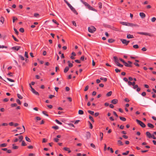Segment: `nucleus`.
Segmentation results:
<instances>
[{
	"label": "nucleus",
	"instance_id": "6e6552de",
	"mask_svg": "<svg viewBox=\"0 0 156 156\" xmlns=\"http://www.w3.org/2000/svg\"><path fill=\"white\" fill-rule=\"evenodd\" d=\"M21 48V47L20 46H16L12 47V50H16V51H18Z\"/></svg>",
	"mask_w": 156,
	"mask_h": 156
},
{
	"label": "nucleus",
	"instance_id": "f257e3e1",
	"mask_svg": "<svg viewBox=\"0 0 156 156\" xmlns=\"http://www.w3.org/2000/svg\"><path fill=\"white\" fill-rule=\"evenodd\" d=\"M65 3L67 4L68 6L70 8V9L72 11H73V12L76 15L78 14V12L76 11L75 10V9L66 0H64Z\"/></svg>",
	"mask_w": 156,
	"mask_h": 156
},
{
	"label": "nucleus",
	"instance_id": "c03bdc74",
	"mask_svg": "<svg viewBox=\"0 0 156 156\" xmlns=\"http://www.w3.org/2000/svg\"><path fill=\"white\" fill-rule=\"evenodd\" d=\"M11 106L12 107H13L16 106H17V104L16 103L12 104Z\"/></svg>",
	"mask_w": 156,
	"mask_h": 156
},
{
	"label": "nucleus",
	"instance_id": "774afa93",
	"mask_svg": "<svg viewBox=\"0 0 156 156\" xmlns=\"http://www.w3.org/2000/svg\"><path fill=\"white\" fill-rule=\"evenodd\" d=\"M55 97V96L53 95H50L49 96V98L50 99H51L53 98L54 97Z\"/></svg>",
	"mask_w": 156,
	"mask_h": 156
},
{
	"label": "nucleus",
	"instance_id": "bb28decb",
	"mask_svg": "<svg viewBox=\"0 0 156 156\" xmlns=\"http://www.w3.org/2000/svg\"><path fill=\"white\" fill-rule=\"evenodd\" d=\"M84 113L83 112V110H79L78 111V114L80 115H83Z\"/></svg>",
	"mask_w": 156,
	"mask_h": 156
},
{
	"label": "nucleus",
	"instance_id": "2eb2a0df",
	"mask_svg": "<svg viewBox=\"0 0 156 156\" xmlns=\"http://www.w3.org/2000/svg\"><path fill=\"white\" fill-rule=\"evenodd\" d=\"M88 9L90 10L94 11H96V10L93 7L91 6L90 5H89L87 8Z\"/></svg>",
	"mask_w": 156,
	"mask_h": 156
},
{
	"label": "nucleus",
	"instance_id": "09e8293b",
	"mask_svg": "<svg viewBox=\"0 0 156 156\" xmlns=\"http://www.w3.org/2000/svg\"><path fill=\"white\" fill-rule=\"evenodd\" d=\"M98 5H99V8L100 9H101L102 7V3L101 2H100L98 3Z\"/></svg>",
	"mask_w": 156,
	"mask_h": 156
},
{
	"label": "nucleus",
	"instance_id": "393cba45",
	"mask_svg": "<svg viewBox=\"0 0 156 156\" xmlns=\"http://www.w3.org/2000/svg\"><path fill=\"white\" fill-rule=\"evenodd\" d=\"M118 143L119 145H123V143L120 140H118Z\"/></svg>",
	"mask_w": 156,
	"mask_h": 156
},
{
	"label": "nucleus",
	"instance_id": "f03ea898",
	"mask_svg": "<svg viewBox=\"0 0 156 156\" xmlns=\"http://www.w3.org/2000/svg\"><path fill=\"white\" fill-rule=\"evenodd\" d=\"M88 30L89 32L91 33H93L96 31V28L93 26H91L88 28Z\"/></svg>",
	"mask_w": 156,
	"mask_h": 156
},
{
	"label": "nucleus",
	"instance_id": "79ce46f5",
	"mask_svg": "<svg viewBox=\"0 0 156 156\" xmlns=\"http://www.w3.org/2000/svg\"><path fill=\"white\" fill-rule=\"evenodd\" d=\"M27 145V144L25 143L24 140L22 141V146H26Z\"/></svg>",
	"mask_w": 156,
	"mask_h": 156
},
{
	"label": "nucleus",
	"instance_id": "0e129e2a",
	"mask_svg": "<svg viewBox=\"0 0 156 156\" xmlns=\"http://www.w3.org/2000/svg\"><path fill=\"white\" fill-rule=\"evenodd\" d=\"M19 57L22 60H24V58L23 56L21 55H19Z\"/></svg>",
	"mask_w": 156,
	"mask_h": 156
},
{
	"label": "nucleus",
	"instance_id": "6e6d98bb",
	"mask_svg": "<svg viewBox=\"0 0 156 156\" xmlns=\"http://www.w3.org/2000/svg\"><path fill=\"white\" fill-rule=\"evenodd\" d=\"M115 72L116 73H119V72L121 71V70L117 69V68H116V69H115Z\"/></svg>",
	"mask_w": 156,
	"mask_h": 156
},
{
	"label": "nucleus",
	"instance_id": "a18cd8bd",
	"mask_svg": "<svg viewBox=\"0 0 156 156\" xmlns=\"http://www.w3.org/2000/svg\"><path fill=\"white\" fill-rule=\"evenodd\" d=\"M55 121L58 124H59L62 125V124L61 122H60L59 120H58L57 119H56Z\"/></svg>",
	"mask_w": 156,
	"mask_h": 156
},
{
	"label": "nucleus",
	"instance_id": "a211bd4d",
	"mask_svg": "<svg viewBox=\"0 0 156 156\" xmlns=\"http://www.w3.org/2000/svg\"><path fill=\"white\" fill-rule=\"evenodd\" d=\"M63 150L66 151H68V153H71V151L70 150L69 148L68 147H65L63 148Z\"/></svg>",
	"mask_w": 156,
	"mask_h": 156
},
{
	"label": "nucleus",
	"instance_id": "58836bf2",
	"mask_svg": "<svg viewBox=\"0 0 156 156\" xmlns=\"http://www.w3.org/2000/svg\"><path fill=\"white\" fill-rule=\"evenodd\" d=\"M16 102H17V103L19 104V105H21V101H20V100H19V99H16Z\"/></svg>",
	"mask_w": 156,
	"mask_h": 156
},
{
	"label": "nucleus",
	"instance_id": "a878e982",
	"mask_svg": "<svg viewBox=\"0 0 156 156\" xmlns=\"http://www.w3.org/2000/svg\"><path fill=\"white\" fill-rule=\"evenodd\" d=\"M103 133L102 132H100V136L101 137V138H100L101 140L103 139Z\"/></svg>",
	"mask_w": 156,
	"mask_h": 156
},
{
	"label": "nucleus",
	"instance_id": "4468645a",
	"mask_svg": "<svg viewBox=\"0 0 156 156\" xmlns=\"http://www.w3.org/2000/svg\"><path fill=\"white\" fill-rule=\"evenodd\" d=\"M127 26H135L138 27V25L136 24H134L132 23H129L128 24Z\"/></svg>",
	"mask_w": 156,
	"mask_h": 156
},
{
	"label": "nucleus",
	"instance_id": "c85d7f7f",
	"mask_svg": "<svg viewBox=\"0 0 156 156\" xmlns=\"http://www.w3.org/2000/svg\"><path fill=\"white\" fill-rule=\"evenodd\" d=\"M88 112L91 114V115H94V112L90 110H88L87 111Z\"/></svg>",
	"mask_w": 156,
	"mask_h": 156
},
{
	"label": "nucleus",
	"instance_id": "423d86ee",
	"mask_svg": "<svg viewBox=\"0 0 156 156\" xmlns=\"http://www.w3.org/2000/svg\"><path fill=\"white\" fill-rule=\"evenodd\" d=\"M128 62L129 64H128L125 61L123 63H124V65L126 67H132V66L131 64H132V62L130 61H128Z\"/></svg>",
	"mask_w": 156,
	"mask_h": 156
},
{
	"label": "nucleus",
	"instance_id": "052dcab7",
	"mask_svg": "<svg viewBox=\"0 0 156 156\" xmlns=\"http://www.w3.org/2000/svg\"><path fill=\"white\" fill-rule=\"evenodd\" d=\"M88 88H89V86L88 85L86 87L84 90V91H87L88 90Z\"/></svg>",
	"mask_w": 156,
	"mask_h": 156
},
{
	"label": "nucleus",
	"instance_id": "0eeeda50",
	"mask_svg": "<svg viewBox=\"0 0 156 156\" xmlns=\"http://www.w3.org/2000/svg\"><path fill=\"white\" fill-rule=\"evenodd\" d=\"M133 86V88L134 89H136V91L137 92H139L140 90V88L138 87V86L137 85H136Z\"/></svg>",
	"mask_w": 156,
	"mask_h": 156
},
{
	"label": "nucleus",
	"instance_id": "f3484780",
	"mask_svg": "<svg viewBox=\"0 0 156 156\" xmlns=\"http://www.w3.org/2000/svg\"><path fill=\"white\" fill-rule=\"evenodd\" d=\"M127 38L128 39L133 38H134L133 36L130 34H127Z\"/></svg>",
	"mask_w": 156,
	"mask_h": 156
},
{
	"label": "nucleus",
	"instance_id": "ddd939ff",
	"mask_svg": "<svg viewBox=\"0 0 156 156\" xmlns=\"http://www.w3.org/2000/svg\"><path fill=\"white\" fill-rule=\"evenodd\" d=\"M118 102V101L117 99H114L112 100L111 101V103L114 104H116Z\"/></svg>",
	"mask_w": 156,
	"mask_h": 156
},
{
	"label": "nucleus",
	"instance_id": "49530a36",
	"mask_svg": "<svg viewBox=\"0 0 156 156\" xmlns=\"http://www.w3.org/2000/svg\"><path fill=\"white\" fill-rule=\"evenodd\" d=\"M14 30L16 34L18 35L19 34V32L17 31V30L15 28H14Z\"/></svg>",
	"mask_w": 156,
	"mask_h": 156
},
{
	"label": "nucleus",
	"instance_id": "4d7b16f0",
	"mask_svg": "<svg viewBox=\"0 0 156 156\" xmlns=\"http://www.w3.org/2000/svg\"><path fill=\"white\" fill-rule=\"evenodd\" d=\"M25 56L27 58H28V52L27 51H25Z\"/></svg>",
	"mask_w": 156,
	"mask_h": 156
},
{
	"label": "nucleus",
	"instance_id": "2f4dec72",
	"mask_svg": "<svg viewBox=\"0 0 156 156\" xmlns=\"http://www.w3.org/2000/svg\"><path fill=\"white\" fill-rule=\"evenodd\" d=\"M0 22L2 23V24L3 23L4 21V19L3 17H2L0 18Z\"/></svg>",
	"mask_w": 156,
	"mask_h": 156
},
{
	"label": "nucleus",
	"instance_id": "412c9836",
	"mask_svg": "<svg viewBox=\"0 0 156 156\" xmlns=\"http://www.w3.org/2000/svg\"><path fill=\"white\" fill-rule=\"evenodd\" d=\"M115 40L112 39H109L108 40V41L109 43H112L114 42Z\"/></svg>",
	"mask_w": 156,
	"mask_h": 156
},
{
	"label": "nucleus",
	"instance_id": "603ef678",
	"mask_svg": "<svg viewBox=\"0 0 156 156\" xmlns=\"http://www.w3.org/2000/svg\"><path fill=\"white\" fill-rule=\"evenodd\" d=\"M19 30H20V32L21 33H23L24 31V29L23 28H20V29Z\"/></svg>",
	"mask_w": 156,
	"mask_h": 156
},
{
	"label": "nucleus",
	"instance_id": "9b49d317",
	"mask_svg": "<svg viewBox=\"0 0 156 156\" xmlns=\"http://www.w3.org/2000/svg\"><path fill=\"white\" fill-rule=\"evenodd\" d=\"M140 16L142 18H144L146 16V15L145 13L143 12H141L140 13Z\"/></svg>",
	"mask_w": 156,
	"mask_h": 156
},
{
	"label": "nucleus",
	"instance_id": "e2e57ef3",
	"mask_svg": "<svg viewBox=\"0 0 156 156\" xmlns=\"http://www.w3.org/2000/svg\"><path fill=\"white\" fill-rule=\"evenodd\" d=\"M13 73H11V72H9V73L7 75H9V76H13Z\"/></svg>",
	"mask_w": 156,
	"mask_h": 156
},
{
	"label": "nucleus",
	"instance_id": "4c0bfd02",
	"mask_svg": "<svg viewBox=\"0 0 156 156\" xmlns=\"http://www.w3.org/2000/svg\"><path fill=\"white\" fill-rule=\"evenodd\" d=\"M52 128L56 130L58 129H59V127L57 126H53Z\"/></svg>",
	"mask_w": 156,
	"mask_h": 156
},
{
	"label": "nucleus",
	"instance_id": "bf43d9fd",
	"mask_svg": "<svg viewBox=\"0 0 156 156\" xmlns=\"http://www.w3.org/2000/svg\"><path fill=\"white\" fill-rule=\"evenodd\" d=\"M91 147H93L94 148H95L96 147L95 145L93 143H91L90 144Z\"/></svg>",
	"mask_w": 156,
	"mask_h": 156
},
{
	"label": "nucleus",
	"instance_id": "3c124183",
	"mask_svg": "<svg viewBox=\"0 0 156 156\" xmlns=\"http://www.w3.org/2000/svg\"><path fill=\"white\" fill-rule=\"evenodd\" d=\"M33 93L36 95H39V93L37 92L35 90L34 92H33Z\"/></svg>",
	"mask_w": 156,
	"mask_h": 156
},
{
	"label": "nucleus",
	"instance_id": "a19ab883",
	"mask_svg": "<svg viewBox=\"0 0 156 156\" xmlns=\"http://www.w3.org/2000/svg\"><path fill=\"white\" fill-rule=\"evenodd\" d=\"M18 20L17 18L15 17H12V21L14 23L15 20Z\"/></svg>",
	"mask_w": 156,
	"mask_h": 156
},
{
	"label": "nucleus",
	"instance_id": "6ab92c4d",
	"mask_svg": "<svg viewBox=\"0 0 156 156\" xmlns=\"http://www.w3.org/2000/svg\"><path fill=\"white\" fill-rule=\"evenodd\" d=\"M69 68L68 66H66L64 70V72L65 73H66L69 70Z\"/></svg>",
	"mask_w": 156,
	"mask_h": 156
},
{
	"label": "nucleus",
	"instance_id": "f704fd0d",
	"mask_svg": "<svg viewBox=\"0 0 156 156\" xmlns=\"http://www.w3.org/2000/svg\"><path fill=\"white\" fill-rule=\"evenodd\" d=\"M12 37L13 38L14 40L18 42L19 40L16 38L13 35L12 36Z\"/></svg>",
	"mask_w": 156,
	"mask_h": 156
},
{
	"label": "nucleus",
	"instance_id": "aec40b11",
	"mask_svg": "<svg viewBox=\"0 0 156 156\" xmlns=\"http://www.w3.org/2000/svg\"><path fill=\"white\" fill-rule=\"evenodd\" d=\"M147 126L151 128H153L154 127V126L150 123H148L147 124Z\"/></svg>",
	"mask_w": 156,
	"mask_h": 156
},
{
	"label": "nucleus",
	"instance_id": "c9c22d12",
	"mask_svg": "<svg viewBox=\"0 0 156 156\" xmlns=\"http://www.w3.org/2000/svg\"><path fill=\"white\" fill-rule=\"evenodd\" d=\"M100 79L101 80H103L104 82H106L107 80V78H106L101 77Z\"/></svg>",
	"mask_w": 156,
	"mask_h": 156
},
{
	"label": "nucleus",
	"instance_id": "5701e85b",
	"mask_svg": "<svg viewBox=\"0 0 156 156\" xmlns=\"http://www.w3.org/2000/svg\"><path fill=\"white\" fill-rule=\"evenodd\" d=\"M119 118L120 119V120H121L122 121H123L125 122V121H126V119L125 118L122 117H120V116L119 117Z\"/></svg>",
	"mask_w": 156,
	"mask_h": 156
},
{
	"label": "nucleus",
	"instance_id": "13d9d810",
	"mask_svg": "<svg viewBox=\"0 0 156 156\" xmlns=\"http://www.w3.org/2000/svg\"><path fill=\"white\" fill-rule=\"evenodd\" d=\"M156 20V18L154 17H153L151 19V21L152 22H154Z\"/></svg>",
	"mask_w": 156,
	"mask_h": 156
},
{
	"label": "nucleus",
	"instance_id": "8fccbe9b",
	"mask_svg": "<svg viewBox=\"0 0 156 156\" xmlns=\"http://www.w3.org/2000/svg\"><path fill=\"white\" fill-rule=\"evenodd\" d=\"M133 47L135 48H139V46L137 44H136L133 46Z\"/></svg>",
	"mask_w": 156,
	"mask_h": 156
},
{
	"label": "nucleus",
	"instance_id": "37998d69",
	"mask_svg": "<svg viewBox=\"0 0 156 156\" xmlns=\"http://www.w3.org/2000/svg\"><path fill=\"white\" fill-rule=\"evenodd\" d=\"M19 139H20V142L21 141H22V140L23 139V136H19Z\"/></svg>",
	"mask_w": 156,
	"mask_h": 156
},
{
	"label": "nucleus",
	"instance_id": "dca6fc26",
	"mask_svg": "<svg viewBox=\"0 0 156 156\" xmlns=\"http://www.w3.org/2000/svg\"><path fill=\"white\" fill-rule=\"evenodd\" d=\"M91 134L89 132H87L86 133V136L87 138L88 139L90 137Z\"/></svg>",
	"mask_w": 156,
	"mask_h": 156
},
{
	"label": "nucleus",
	"instance_id": "338daca9",
	"mask_svg": "<svg viewBox=\"0 0 156 156\" xmlns=\"http://www.w3.org/2000/svg\"><path fill=\"white\" fill-rule=\"evenodd\" d=\"M73 64L71 63H70L69 64H68V66H69L68 67H69H69L70 68V67H73Z\"/></svg>",
	"mask_w": 156,
	"mask_h": 156
},
{
	"label": "nucleus",
	"instance_id": "9d476101",
	"mask_svg": "<svg viewBox=\"0 0 156 156\" xmlns=\"http://www.w3.org/2000/svg\"><path fill=\"white\" fill-rule=\"evenodd\" d=\"M146 135L149 138H152L151 135L149 132H147L146 133Z\"/></svg>",
	"mask_w": 156,
	"mask_h": 156
},
{
	"label": "nucleus",
	"instance_id": "39448f33",
	"mask_svg": "<svg viewBox=\"0 0 156 156\" xmlns=\"http://www.w3.org/2000/svg\"><path fill=\"white\" fill-rule=\"evenodd\" d=\"M120 41L122 43L126 46L130 42L129 41H127L126 39H120Z\"/></svg>",
	"mask_w": 156,
	"mask_h": 156
},
{
	"label": "nucleus",
	"instance_id": "cd10ccee",
	"mask_svg": "<svg viewBox=\"0 0 156 156\" xmlns=\"http://www.w3.org/2000/svg\"><path fill=\"white\" fill-rule=\"evenodd\" d=\"M7 146V144L4 143L2 144H0V147H5Z\"/></svg>",
	"mask_w": 156,
	"mask_h": 156
},
{
	"label": "nucleus",
	"instance_id": "864d4df0",
	"mask_svg": "<svg viewBox=\"0 0 156 156\" xmlns=\"http://www.w3.org/2000/svg\"><path fill=\"white\" fill-rule=\"evenodd\" d=\"M52 21L54 23L56 24H57L58 25H59V23H58V22H57V21L53 19V20H52Z\"/></svg>",
	"mask_w": 156,
	"mask_h": 156
},
{
	"label": "nucleus",
	"instance_id": "f8f14e48",
	"mask_svg": "<svg viewBox=\"0 0 156 156\" xmlns=\"http://www.w3.org/2000/svg\"><path fill=\"white\" fill-rule=\"evenodd\" d=\"M80 1L85 5V6H86L87 8L88 7V5H89L88 3L87 2L84 1L83 0H81Z\"/></svg>",
	"mask_w": 156,
	"mask_h": 156
},
{
	"label": "nucleus",
	"instance_id": "1a4fd4ad",
	"mask_svg": "<svg viewBox=\"0 0 156 156\" xmlns=\"http://www.w3.org/2000/svg\"><path fill=\"white\" fill-rule=\"evenodd\" d=\"M113 58L114 60V62L117 65L119 63V60L116 56H114Z\"/></svg>",
	"mask_w": 156,
	"mask_h": 156
},
{
	"label": "nucleus",
	"instance_id": "e433bc0d",
	"mask_svg": "<svg viewBox=\"0 0 156 156\" xmlns=\"http://www.w3.org/2000/svg\"><path fill=\"white\" fill-rule=\"evenodd\" d=\"M129 153V151H127L126 152H124L122 153V154L124 155H127Z\"/></svg>",
	"mask_w": 156,
	"mask_h": 156
},
{
	"label": "nucleus",
	"instance_id": "7c9ffc66",
	"mask_svg": "<svg viewBox=\"0 0 156 156\" xmlns=\"http://www.w3.org/2000/svg\"><path fill=\"white\" fill-rule=\"evenodd\" d=\"M88 122L90 125V128L91 129H92L93 127L92 124L89 121H88Z\"/></svg>",
	"mask_w": 156,
	"mask_h": 156
},
{
	"label": "nucleus",
	"instance_id": "c756f323",
	"mask_svg": "<svg viewBox=\"0 0 156 156\" xmlns=\"http://www.w3.org/2000/svg\"><path fill=\"white\" fill-rule=\"evenodd\" d=\"M17 97L18 98L20 99H22L23 98V97L22 96H21V95H20V94H17Z\"/></svg>",
	"mask_w": 156,
	"mask_h": 156
},
{
	"label": "nucleus",
	"instance_id": "5fc2aeb1",
	"mask_svg": "<svg viewBox=\"0 0 156 156\" xmlns=\"http://www.w3.org/2000/svg\"><path fill=\"white\" fill-rule=\"evenodd\" d=\"M7 80H8L9 81L11 82H14L15 81L12 79L9 78H7Z\"/></svg>",
	"mask_w": 156,
	"mask_h": 156
},
{
	"label": "nucleus",
	"instance_id": "72a5a7b5",
	"mask_svg": "<svg viewBox=\"0 0 156 156\" xmlns=\"http://www.w3.org/2000/svg\"><path fill=\"white\" fill-rule=\"evenodd\" d=\"M89 119L91 120V121L93 122H94V119L93 118V117L91 116L90 115H89Z\"/></svg>",
	"mask_w": 156,
	"mask_h": 156
},
{
	"label": "nucleus",
	"instance_id": "b1692460",
	"mask_svg": "<svg viewBox=\"0 0 156 156\" xmlns=\"http://www.w3.org/2000/svg\"><path fill=\"white\" fill-rule=\"evenodd\" d=\"M112 93V91H110L109 92H108L106 94V95L107 97H109L111 95Z\"/></svg>",
	"mask_w": 156,
	"mask_h": 156
},
{
	"label": "nucleus",
	"instance_id": "4be33fe9",
	"mask_svg": "<svg viewBox=\"0 0 156 156\" xmlns=\"http://www.w3.org/2000/svg\"><path fill=\"white\" fill-rule=\"evenodd\" d=\"M15 144H12V148L13 149H17L18 148V147L17 146H15Z\"/></svg>",
	"mask_w": 156,
	"mask_h": 156
},
{
	"label": "nucleus",
	"instance_id": "de8ad7c7",
	"mask_svg": "<svg viewBox=\"0 0 156 156\" xmlns=\"http://www.w3.org/2000/svg\"><path fill=\"white\" fill-rule=\"evenodd\" d=\"M25 139H26V140L29 142H31V140L27 136H26L25 137Z\"/></svg>",
	"mask_w": 156,
	"mask_h": 156
},
{
	"label": "nucleus",
	"instance_id": "ea45409f",
	"mask_svg": "<svg viewBox=\"0 0 156 156\" xmlns=\"http://www.w3.org/2000/svg\"><path fill=\"white\" fill-rule=\"evenodd\" d=\"M42 113L47 116H48V115L47 114V112L45 111H43L42 112Z\"/></svg>",
	"mask_w": 156,
	"mask_h": 156
},
{
	"label": "nucleus",
	"instance_id": "20e7f679",
	"mask_svg": "<svg viewBox=\"0 0 156 156\" xmlns=\"http://www.w3.org/2000/svg\"><path fill=\"white\" fill-rule=\"evenodd\" d=\"M137 33L139 34L144 35L146 36H148L150 37H152L153 36V34L148 33L138 32Z\"/></svg>",
	"mask_w": 156,
	"mask_h": 156
},
{
	"label": "nucleus",
	"instance_id": "7ed1b4c3",
	"mask_svg": "<svg viewBox=\"0 0 156 156\" xmlns=\"http://www.w3.org/2000/svg\"><path fill=\"white\" fill-rule=\"evenodd\" d=\"M136 121L138 124L141 127L143 128H144L146 127V125L141 121L136 119Z\"/></svg>",
	"mask_w": 156,
	"mask_h": 156
},
{
	"label": "nucleus",
	"instance_id": "69168bd1",
	"mask_svg": "<svg viewBox=\"0 0 156 156\" xmlns=\"http://www.w3.org/2000/svg\"><path fill=\"white\" fill-rule=\"evenodd\" d=\"M47 140L45 139V138H43V140H42V142L43 143H46L47 142Z\"/></svg>",
	"mask_w": 156,
	"mask_h": 156
},
{
	"label": "nucleus",
	"instance_id": "473e14b6",
	"mask_svg": "<svg viewBox=\"0 0 156 156\" xmlns=\"http://www.w3.org/2000/svg\"><path fill=\"white\" fill-rule=\"evenodd\" d=\"M128 23L126 22H122L121 23V24L124 25H126L127 26V25H128Z\"/></svg>",
	"mask_w": 156,
	"mask_h": 156
},
{
	"label": "nucleus",
	"instance_id": "680f3d73",
	"mask_svg": "<svg viewBox=\"0 0 156 156\" xmlns=\"http://www.w3.org/2000/svg\"><path fill=\"white\" fill-rule=\"evenodd\" d=\"M54 141L56 142H58L59 140V139L57 138H55L54 139Z\"/></svg>",
	"mask_w": 156,
	"mask_h": 156
}]
</instances>
